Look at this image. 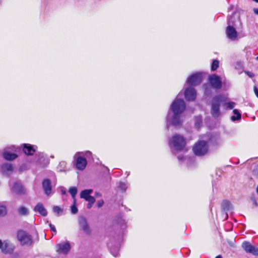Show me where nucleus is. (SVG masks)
<instances>
[{
  "instance_id": "42",
  "label": "nucleus",
  "mask_w": 258,
  "mask_h": 258,
  "mask_svg": "<svg viewBox=\"0 0 258 258\" xmlns=\"http://www.w3.org/2000/svg\"><path fill=\"white\" fill-rule=\"evenodd\" d=\"M49 227H50V228L52 232H53L54 233L56 232V229H55V227L54 225H53L52 224H49Z\"/></svg>"
},
{
  "instance_id": "35",
  "label": "nucleus",
  "mask_w": 258,
  "mask_h": 258,
  "mask_svg": "<svg viewBox=\"0 0 258 258\" xmlns=\"http://www.w3.org/2000/svg\"><path fill=\"white\" fill-rule=\"evenodd\" d=\"M226 108L229 109H232L235 106V103L234 102H228L225 104Z\"/></svg>"
},
{
  "instance_id": "48",
  "label": "nucleus",
  "mask_w": 258,
  "mask_h": 258,
  "mask_svg": "<svg viewBox=\"0 0 258 258\" xmlns=\"http://www.w3.org/2000/svg\"><path fill=\"white\" fill-rule=\"evenodd\" d=\"M96 196L98 197H100L101 196V194L99 192H96Z\"/></svg>"
},
{
  "instance_id": "46",
  "label": "nucleus",
  "mask_w": 258,
  "mask_h": 258,
  "mask_svg": "<svg viewBox=\"0 0 258 258\" xmlns=\"http://www.w3.org/2000/svg\"><path fill=\"white\" fill-rule=\"evenodd\" d=\"M253 12L255 14L258 15V8H254L253 9Z\"/></svg>"
},
{
  "instance_id": "25",
  "label": "nucleus",
  "mask_w": 258,
  "mask_h": 258,
  "mask_svg": "<svg viewBox=\"0 0 258 258\" xmlns=\"http://www.w3.org/2000/svg\"><path fill=\"white\" fill-rule=\"evenodd\" d=\"M233 112L235 115H233L231 117V120L233 121L239 120L241 118V114L238 110L235 109L233 110Z\"/></svg>"
},
{
  "instance_id": "41",
  "label": "nucleus",
  "mask_w": 258,
  "mask_h": 258,
  "mask_svg": "<svg viewBox=\"0 0 258 258\" xmlns=\"http://www.w3.org/2000/svg\"><path fill=\"white\" fill-rule=\"evenodd\" d=\"M104 204V201L103 200H100L97 202V205L98 208L101 207Z\"/></svg>"
},
{
  "instance_id": "36",
  "label": "nucleus",
  "mask_w": 258,
  "mask_h": 258,
  "mask_svg": "<svg viewBox=\"0 0 258 258\" xmlns=\"http://www.w3.org/2000/svg\"><path fill=\"white\" fill-rule=\"evenodd\" d=\"M53 212L57 213L58 215L60 212H62V210L58 206H55L53 207Z\"/></svg>"
},
{
  "instance_id": "39",
  "label": "nucleus",
  "mask_w": 258,
  "mask_h": 258,
  "mask_svg": "<svg viewBox=\"0 0 258 258\" xmlns=\"http://www.w3.org/2000/svg\"><path fill=\"white\" fill-rule=\"evenodd\" d=\"M251 200L252 202V205L253 206L257 207L258 206L256 199L254 196H252L251 197Z\"/></svg>"
},
{
  "instance_id": "40",
  "label": "nucleus",
  "mask_w": 258,
  "mask_h": 258,
  "mask_svg": "<svg viewBox=\"0 0 258 258\" xmlns=\"http://www.w3.org/2000/svg\"><path fill=\"white\" fill-rule=\"evenodd\" d=\"M244 73L250 78H252L254 76V75L253 73L249 72V71H244Z\"/></svg>"
},
{
  "instance_id": "6",
  "label": "nucleus",
  "mask_w": 258,
  "mask_h": 258,
  "mask_svg": "<svg viewBox=\"0 0 258 258\" xmlns=\"http://www.w3.org/2000/svg\"><path fill=\"white\" fill-rule=\"evenodd\" d=\"M17 238L21 245L29 246L33 242L32 236L23 230H19L17 233Z\"/></svg>"
},
{
  "instance_id": "28",
  "label": "nucleus",
  "mask_w": 258,
  "mask_h": 258,
  "mask_svg": "<svg viewBox=\"0 0 258 258\" xmlns=\"http://www.w3.org/2000/svg\"><path fill=\"white\" fill-rule=\"evenodd\" d=\"M67 162L66 161H61L59 162L57 169L60 172L64 171L67 167Z\"/></svg>"
},
{
  "instance_id": "17",
  "label": "nucleus",
  "mask_w": 258,
  "mask_h": 258,
  "mask_svg": "<svg viewBox=\"0 0 258 258\" xmlns=\"http://www.w3.org/2000/svg\"><path fill=\"white\" fill-rule=\"evenodd\" d=\"M37 148V146L29 144L23 145V151L27 155H32L36 152Z\"/></svg>"
},
{
  "instance_id": "27",
  "label": "nucleus",
  "mask_w": 258,
  "mask_h": 258,
  "mask_svg": "<svg viewBox=\"0 0 258 258\" xmlns=\"http://www.w3.org/2000/svg\"><path fill=\"white\" fill-rule=\"evenodd\" d=\"M128 187L127 183L126 182L120 181L118 184V188L122 191H125Z\"/></svg>"
},
{
  "instance_id": "37",
  "label": "nucleus",
  "mask_w": 258,
  "mask_h": 258,
  "mask_svg": "<svg viewBox=\"0 0 258 258\" xmlns=\"http://www.w3.org/2000/svg\"><path fill=\"white\" fill-rule=\"evenodd\" d=\"M75 200L74 201V204L71 207V212L73 214H75L78 212V209L75 205Z\"/></svg>"
},
{
  "instance_id": "16",
  "label": "nucleus",
  "mask_w": 258,
  "mask_h": 258,
  "mask_svg": "<svg viewBox=\"0 0 258 258\" xmlns=\"http://www.w3.org/2000/svg\"><path fill=\"white\" fill-rule=\"evenodd\" d=\"M15 249V246L8 240L3 242V245L2 247L1 251L5 253H12Z\"/></svg>"
},
{
  "instance_id": "34",
  "label": "nucleus",
  "mask_w": 258,
  "mask_h": 258,
  "mask_svg": "<svg viewBox=\"0 0 258 258\" xmlns=\"http://www.w3.org/2000/svg\"><path fill=\"white\" fill-rule=\"evenodd\" d=\"M7 213L6 206L0 204V216H5Z\"/></svg>"
},
{
  "instance_id": "33",
  "label": "nucleus",
  "mask_w": 258,
  "mask_h": 258,
  "mask_svg": "<svg viewBox=\"0 0 258 258\" xmlns=\"http://www.w3.org/2000/svg\"><path fill=\"white\" fill-rule=\"evenodd\" d=\"M69 192L72 195L73 199L75 198V196L77 193V189L76 187H71L69 190Z\"/></svg>"
},
{
  "instance_id": "8",
  "label": "nucleus",
  "mask_w": 258,
  "mask_h": 258,
  "mask_svg": "<svg viewBox=\"0 0 258 258\" xmlns=\"http://www.w3.org/2000/svg\"><path fill=\"white\" fill-rule=\"evenodd\" d=\"M202 81V73H196L189 76L186 83L190 86H196L200 84Z\"/></svg>"
},
{
  "instance_id": "23",
  "label": "nucleus",
  "mask_w": 258,
  "mask_h": 258,
  "mask_svg": "<svg viewBox=\"0 0 258 258\" xmlns=\"http://www.w3.org/2000/svg\"><path fill=\"white\" fill-rule=\"evenodd\" d=\"M93 192V189H88L82 190L80 194V197L82 199H86L88 197H90V194Z\"/></svg>"
},
{
  "instance_id": "21",
  "label": "nucleus",
  "mask_w": 258,
  "mask_h": 258,
  "mask_svg": "<svg viewBox=\"0 0 258 258\" xmlns=\"http://www.w3.org/2000/svg\"><path fill=\"white\" fill-rule=\"evenodd\" d=\"M34 211L38 212L43 216H45L47 214L46 210L41 203H38L34 208Z\"/></svg>"
},
{
  "instance_id": "43",
  "label": "nucleus",
  "mask_w": 258,
  "mask_h": 258,
  "mask_svg": "<svg viewBox=\"0 0 258 258\" xmlns=\"http://www.w3.org/2000/svg\"><path fill=\"white\" fill-rule=\"evenodd\" d=\"M254 92L255 95L258 98V89L255 86L254 87Z\"/></svg>"
},
{
  "instance_id": "22",
  "label": "nucleus",
  "mask_w": 258,
  "mask_h": 258,
  "mask_svg": "<svg viewBox=\"0 0 258 258\" xmlns=\"http://www.w3.org/2000/svg\"><path fill=\"white\" fill-rule=\"evenodd\" d=\"M221 207L224 212H228L232 209V206L231 203L227 200H224L221 204Z\"/></svg>"
},
{
  "instance_id": "4",
  "label": "nucleus",
  "mask_w": 258,
  "mask_h": 258,
  "mask_svg": "<svg viewBox=\"0 0 258 258\" xmlns=\"http://www.w3.org/2000/svg\"><path fill=\"white\" fill-rule=\"evenodd\" d=\"M223 96L222 95H216L213 97L211 101V114L214 118H217L220 115V104L222 102Z\"/></svg>"
},
{
  "instance_id": "18",
  "label": "nucleus",
  "mask_w": 258,
  "mask_h": 258,
  "mask_svg": "<svg viewBox=\"0 0 258 258\" xmlns=\"http://www.w3.org/2000/svg\"><path fill=\"white\" fill-rule=\"evenodd\" d=\"M9 185L11 187V191L16 194H22L24 192V189L22 185L21 182L19 181H16L12 185L11 183L9 182Z\"/></svg>"
},
{
  "instance_id": "44",
  "label": "nucleus",
  "mask_w": 258,
  "mask_h": 258,
  "mask_svg": "<svg viewBox=\"0 0 258 258\" xmlns=\"http://www.w3.org/2000/svg\"><path fill=\"white\" fill-rule=\"evenodd\" d=\"M61 192L62 195H66V190L64 187H62L61 188Z\"/></svg>"
},
{
  "instance_id": "5",
  "label": "nucleus",
  "mask_w": 258,
  "mask_h": 258,
  "mask_svg": "<svg viewBox=\"0 0 258 258\" xmlns=\"http://www.w3.org/2000/svg\"><path fill=\"white\" fill-rule=\"evenodd\" d=\"M209 150L208 143L204 141H200L193 147L194 154L198 156H203L207 154Z\"/></svg>"
},
{
  "instance_id": "32",
  "label": "nucleus",
  "mask_w": 258,
  "mask_h": 258,
  "mask_svg": "<svg viewBox=\"0 0 258 258\" xmlns=\"http://www.w3.org/2000/svg\"><path fill=\"white\" fill-rule=\"evenodd\" d=\"M78 153H81L82 157L87 158H92V153L89 151H86L85 152H78Z\"/></svg>"
},
{
  "instance_id": "47",
  "label": "nucleus",
  "mask_w": 258,
  "mask_h": 258,
  "mask_svg": "<svg viewBox=\"0 0 258 258\" xmlns=\"http://www.w3.org/2000/svg\"><path fill=\"white\" fill-rule=\"evenodd\" d=\"M93 204H92V203H88V205H87V208L88 209L91 208L92 207Z\"/></svg>"
},
{
  "instance_id": "20",
  "label": "nucleus",
  "mask_w": 258,
  "mask_h": 258,
  "mask_svg": "<svg viewBox=\"0 0 258 258\" xmlns=\"http://www.w3.org/2000/svg\"><path fill=\"white\" fill-rule=\"evenodd\" d=\"M2 171L3 173L7 176L9 175L13 170V166L10 163H5L2 165Z\"/></svg>"
},
{
  "instance_id": "26",
  "label": "nucleus",
  "mask_w": 258,
  "mask_h": 258,
  "mask_svg": "<svg viewBox=\"0 0 258 258\" xmlns=\"http://www.w3.org/2000/svg\"><path fill=\"white\" fill-rule=\"evenodd\" d=\"M211 142L213 145L216 146L221 145L223 142L222 139L219 136L212 138Z\"/></svg>"
},
{
  "instance_id": "54",
  "label": "nucleus",
  "mask_w": 258,
  "mask_h": 258,
  "mask_svg": "<svg viewBox=\"0 0 258 258\" xmlns=\"http://www.w3.org/2000/svg\"><path fill=\"white\" fill-rule=\"evenodd\" d=\"M228 216L227 214H226V217H227Z\"/></svg>"
},
{
  "instance_id": "50",
  "label": "nucleus",
  "mask_w": 258,
  "mask_h": 258,
  "mask_svg": "<svg viewBox=\"0 0 258 258\" xmlns=\"http://www.w3.org/2000/svg\"><path fill=\"white\" fill-rule=\"evenodd\" d=\"M233 8V6H231L228 8V11H230V10H232Z\"/></svg>"
},
{
  "instance_id": "14",
  "label": "nucleus",
  "mask_w": 258,
  "mask_h": 258,
  "mask_svg": "<svg viewBox=\"0 0 258 258\" xmlns=\"http://www.w3.org/2000/svg\"><path fill=\"white\" fill-rule=\"evenodd\" d=\"M196 96V91L192 87H188L185 89L184 91V96L186 100L188 101H194L195 100Z\"/></svg>"
},
{
  "instance_id": "52",
  "label": "nucleus",
  "mask_w": 258,
  "mask_h": 258,
  "mask_svg": "<svg viewBox=\"0 0 258 258\" xmlns=\"http://www.w3.org/2000/svg\"><path fill=\"white\" fill-rule=\"evenodd\" d=\"M126 174L127 176H128L129 174H130V172H126Z\"/></svg>"
},
{
  "instance_id": "53",
  "label": "nucleus",
  "mask_w": 258,
  "mask_h": 258,
  "mask_svg": "<svg viewBox=\"0 0 258 258\" xmlns=\"http://www.w3.org/2000/svg\"><path fill=\"white\" fill-rule=\"evenodd\" d=\"M256 192H257V194L258 195V185H257V186L256 187Z\"/></svg>"
},
{
  "instance_id": "49",
  "label": "nucleus",
  "mask_w": 258,
  "mask_h": 258,
  "mask_svg": "<svg viewBox=\"0 0 258 258\" xmlns=\"http://www.w3.org/2000/svg\"><path fill=\"white\" fill-rule=\"evenodd\" d=\"M3 245V242L0 240V249H1L2 246Z\"/></svg>"
},
{
  "instance_id": "29",
  "label": "nucleus",
  "mask_w": 258,
  "mask_h": 258,
  "mask_svg": "<svg viewBox=\"0 0 258 258\" xmlns=\"http://www.w3.org/2000/svg\"><path fill=\"white\" fill-rule=\"evenodd\" d=\"M202 118L201 116H197L195 118V126L197 128H199L202 125Z\"/></svg>"
},
{
  "instance_id": "38",
  "label": "nucleus",
  "mask_w": 258,
  "mask_h": 258,
  "mask_svg": "<svg viewBox=\"0 0 258 258\" xmlns=\"http://www.w3.org/2000/svg\"><path fill=\"white\" fill-rule=\"evenodd\" d=\"M85 200L88 202L89 203L94 204L95 202V199L92 196L88 197V198L85 199Z\"/></svg>"
},
{
  "instance_id": "15",
  "label": "nucleus",
  "mask_w": 258,
  "mask_h": 258,
  "mask_svg": "<svg viewBox=\"0 0 258 258\" xmlns=\"http://www.w3.org/2000/svg\"><path fill=\"white\" fill-rule=\"evenodd\" d=\"M37 165L41 167H45L49 164V160L43 153H40L36 155Z\"/></svg>"
},
{
  "instance_id": "9",
  "label": "nucleus",
  "mask_w": 258,
  "mask_h": 258,
  "mask_svg": "<svg viewBox=\"0 0 258 258\" xmlns=\"http://www.w3.org/2000/svg\"><path fill=\"white\" fill-rule=\"evenodd\" d=\"M56 248L58 253L67 254L71 250V245L69 241L61 242L56 244Z\"/></svg>"
},
{
  "instance_id": "45",
  "label": "nucleus",
  "mask_w": 258,
  "mask_h": 258,
  "mask_svg": "<svg viewBox=\"0 0 258 258\" xmlns=\"http://www.w3.org/2000/svg\"><path fill=\"white\" fill-rule=\"evenodd\" d=\"M177 158L179 161L183 160L184 157L182 155H179L177 156Z\"/></svg>"
},
{
  "instance_id": "10",
  "label": "nucleus",
  "mask_w": 258,
  "mask_h": 258,
  "mask_svg": "<svg viewBox=\"0 0 258 258\" xmlns=\"http://www.w3.org/2000/svg\"><path fill=\"white\" fill-rule=\"evenodd\" d=\"M80 228L86 234L89 235L91 233V230L87 222V219L83 216H81L78 219Z\"/></svg>"
},
{
  "instance_id": "1",
  "label": "nucleus",
  "mask_w": 258,
  "mask_h": 258,
  "mask_svg": "<svg viewBox=\"0 0 258 258\" xmlns=\"http://www.w3.org/2000/svg\"><path fill=\"white\" fill-rule=\"evenodd\" d=\"M185 104L182 99L177 97L172 102L169 110L166 116V126L168 128L170 125L175 127L180 126L183 123L182 114L185 109Z\"/></svg>"
},
{
  "instance_id": "51",
  "label": "nucleus",
  "mask_w": 258,
  "mask_h": 258,
  "mask_svg": "<svg viewBox=\"0 0 258 258\" xmlns=\"http://www.w3.org/2000/svg\"><path fill=\"white\" fill-rule=\"evenodd\" d=\"M215 258H222V256L221 255H218Z\"/></svg>"
},
{
  "instance_id": "30",
  "label": "nucleus",
  "mask_w": 258,
  "mask_h": 258,
  "mask_svg": "<svg viewBox=\"0 0 258 258\" xmlns=\"http://www.w3.org/2000/svg\"><path fill=\"white\" fill-rule=\"evenodd\" d=\"M18 211L19 213L21 215L25 216V215H27L28 214V209L24 206L20 207L18 209Z\"/></svg>"
},
{
  "instance_id": "2",
  "label": "nucleus",
  "mask_w": 258,
  "mask_h": 258,
  "mask_svg": "<svg viewBox=\"0 0 258 258\" xmlns=\"http://www.w3.org/2000/svg\"><path fill=\"white\" fill-rule=\"evenodd\" d=\"M228 24L226 33L227 37L232 41L236 40L237 38V32L234 26L237 28L241 27V22L240 17L236 13H234L232 16L228 17Z\"/></svg>"
},
{
  "instance_id": "7",
  "label": "nucleus",
  "mask_w": 258,
  "mask_h": 258,
  "mask_svg": "<svg viewBox=\"0 0 258 258\" xmlns=\"http://www.w3.org/2000/svg\"><path fill=\"white\" fill-rule=\"evenodd\" d=\"M74 165L79 170H83L86 168L87 161V159L82 157L81 153L77 152L74 156Z\"/></svg>"
},
{
  "instance_id": "3",
  "label": "nucleus",
  "mask_w": 258,
  "mask_h": 258,
  "mask_svg": "<svg viewBox=\"0 0 258 258\" xmlns=\"http://www.w3.org/2000/svg\"><path fill=\"white\" fill-rule=\"evenodd\" d=\"M168 144L172 153L175 154L178 152L184 150L186 142L183 136L175 135L169 140Z\"/></svg>"
},
{
  "instance_id": "24",
  "label": "nucleus",
  "mask_w": 258,
  "mask_h": 258,
  "mask_svg": "<svg viewBox=\"0 0 258 258\" xmlns=\"http://www.w3.org/2000/svg\"><path fill=\"white\" fill-rule=\"evenodd\" d=\"M18 157L17 155L15 153H11L9 152H5L4 154V157L7 160H13Z\"/></svg>"
},
{
  "instance_id": "12",
  "label": "nucleus",
  "mask_w": 258,
  "mask_h": 258,
  "mask_svg": "<svg viewBox=\"0 0 258 258\" xmlns=\"http://www.w3.org/2000/svg\"><path fill=\"white\" fill-rule=\"evenodd\" d=\"M209 83L212 87L216 89H220L222 87V81L221 78L216 75H212L209 76L208 78Z\"/></svg>"
},
{
  "instance_id": "31",
  "label": "nucleus",
  "mask_w": 258,
  "mask_h": 258,
  "mask_svg": "<svg viewBox=\"0 0 258 258\" xmlns=\"http://www.w3.org/2000/svg\"><path fill=\"white\" fill-rule=\"evenodd\" d=\"M219 62L218 60H213L211 64V70L212 71H216L219 67Z\"/></svg>"
},
{
  "instance_id": "55",
  "label": "nucleus",
  "mask_w": 258,
  "mask_h": 258,
  "mask_svg": "<svg viewBox=\"0 0 258 258\" xmlns=\"http://www.w3.org/2000/svg\"><path fill=\"white\" fill-rule=\"evenodd\" d=\"M256 59L258 60V56L256 57Z\"/></svg>"
},
{
  "instance_id": "13",
  "label": "nucleus",
  "mask_w": 258,
  "mask_h": 258,
  "mask_svg": "<svg viewBox=\"0 0 258 258\" xmlns=\"http://www.w3.org/2000/svg\"><path fill=\"white\" fill-rule=\"evenodd\" d=\"M122 240V238L121 237H119L116 242V245L115 246L112 245V243L111 242H109L108 244V247L110 249V251L114 257H117L119 255V246Z\"/></svg>"
},
{
  "instance_id": "19",
  "label": "nucleus",
  "mask_w": 258,
  "mask_h": 258,
  "mask_svg": "<svg viewBox=\"0 0 258 258\" xmlns=\"http://www.w3.org/2000/svg\"><path fill=\"white\" fill-rule=\"evenodd\" d=\"M42 184L44 194L47 196L50 195L52 191V186L50 180L49 179H45L43 180Z\"/></svg>"
},
{
  "instance_id": "11",
  "label": "nucleus",
  "mask_w": 258,
  "mask_h": 258,
  "mask_svg": "<svg viewBox=\"0 0 258 258\" xmlns=\"http://www.w3.org/2000/svg\"><path fill=\"white\" fill-rule=\"evenodd\" d=\"M242 247L247 253L254 255H258V248L252 245L249 242L244 241L242 243Z\"/></svg>"
}]
</instances>
